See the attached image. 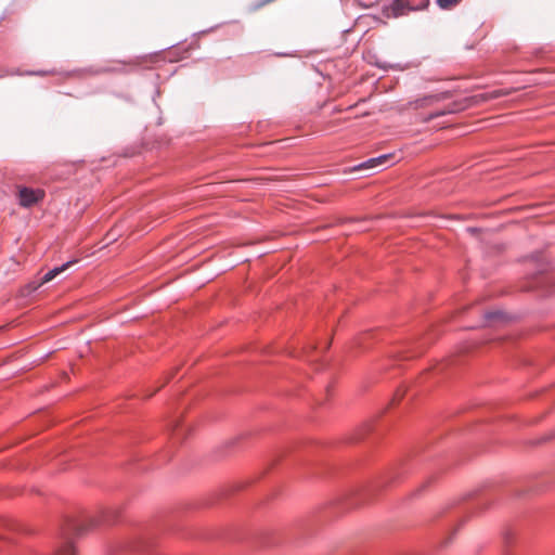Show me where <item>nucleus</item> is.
Masks as SVG:
<instances>
[{"instance_id":"nucleus-7","label":"nucleus","mask_w":555,"mask_h":555,"mask_svg":"<svg viewBox=\"0 0 555 555\" xmlns=\"http://www.w3.org/2000/svg\"><path fill=\"white\" fill-rule=\"evenodd\" d=\"M440 99L441 94H429L415 100L411 104L414 105L415 108L425 107L434 104L435 102H438Z\"/></svg>"},{"instance_id":"nucleus-9","label":"nucleus","mask_w":555,"mask_h":555,"mask_svg":"<svg viewBox=\"0 0 555 555\" xmlns=\"http://www.w3.org/2000/svg\"><path fill=\"white\" fill-rule=\"evenodd\" d=\"M30 74L31 75H37V76H48V75H52L54 73L50 72V70H38V72H33Z\"/></svg>"},{"instance_id":"nucleus-6","label":"nucleus","mask_w":555,"mask_h":555,"mask_svg":"<svg viewBox=\"0 0 555 555\" xmlns=\"http://www.w3.org/2000/svg\"><path fill=\"white\" fill-rule=\"evenodd\" d=\"M487 324H493L495 322H504L507 320L506 313L502 310L488 311L483 314Z\"/></svg>"},{"instance_id":"nucleus-3","label":"nucleus","mask_w":555,"mask_h":555,"mask_svg":"<svg viewBox=\"0 0 555 555\" xmlns=\"http://www.w3.org/2000/svg\"><path fill=\"white\" fill-rule=\"evenodd\" d=\"M428 0H395L391 4V15L399 17L408 12L417 11L426 8Z\"/></svg>"},{"instance_id":"nucleus-1","label":"nucleus","mask_w":555,"mask_h":555,"mask_svg":"<svg viewBox=\"0 0 555 555\" xmlns=\"http://www.w3.org/2000/svg\"><path fill=\"white\" fill-rule=\"evenodd\" d=\"M46 192L42 189H33L27 186L17 188V199L20 206L24 208L33 207L43 201Z\"/></svg>"},{"instance_id":"nucleus-2","label":"nucleus","mask_w":555,"mask_h":555,"mask_svg":"<svg viewBox=\"0 0 555 555\" xmlns=\"http://www.w3.org/2000/svg\"><path fill=\"white\" fill-rule=\"evenodd\" d=\"M93 526H95L93 520H90V527H93ZM70 530L75 531V533L77 535H80L83 532L89 530V526L87 527L86 525H79V526L70 525V528L68 529V531L63 533V542L57 551L60 555H76L74 542L72 540L70 532H69Z\"/></svg>"},{"instance_id":"nucleus-10","label":"nucleus","mask_w":555,"mask_h":555,"mask_svg":"<svg viewBox=\"0 0 555 555\" xmlns=\"http://www.w3.org/2000/svg\"><path fill=\"white\" fill-rule=\"evenodd\" d=\"M118 68L113 65V64H106V67H105V70L106 72H114V70H117Z\"/></svg>"},{"instance_id":"nucleus-8","label":"nucleus","mask_w":555,"mask_h":555,"mask_svg":"<svg viewBox=\"0 0 555 555\" xmlns=\"http://www.w3.org/2000/svg\"><path fill=\"white\" fill-rule=\"evenodd\" d=\"M437 4L444 10L451 9L459 4L462 0H436Z\"/></svg>"},{"instance_id":"nucleus-5","label":"nucleus","mask_w":555,"mask_h":555,"mask_svg":"<svg viewBox=\"0 0 555 555\" xmlns=\"http://www.w3.org/2000/svg\"><path fill=\"white\" fill-rule=\"evenodd\" d=\"M76 261H67L66 263H63L62 266L55 267L52 270L48 271L43 275L41 284H44V283H48V282L52 281L54 278H56L59 274L64 272L66 269H68Z\"/></svg>"},{"instance_id":"nucleus-4","label":"nucleus","mask_w":555,"mask_h":555,"mask_svg":"<svg viewBox=\"0 0 555 555\" xmlns=\"http://www.w3.org/2000/svg\"><path fill=\"white\" fill-rule=\"evenodd\" d=\"M392 155L391 154H383L377 157H373L367 159L358 166L359 169H374L377 167H386L388 166Z\"/></svg>"}]
</instances>
